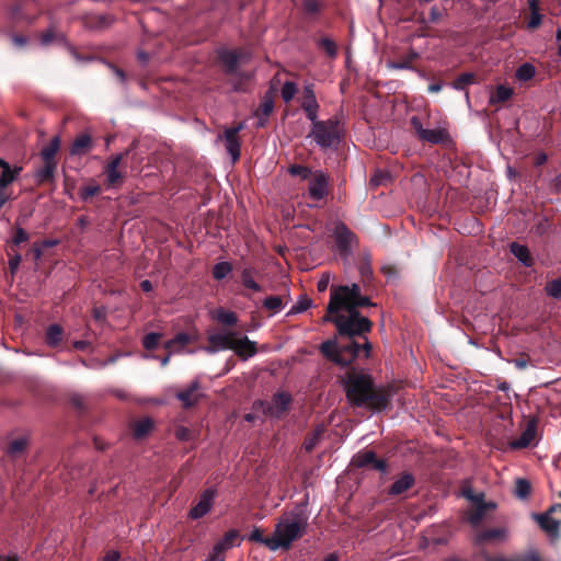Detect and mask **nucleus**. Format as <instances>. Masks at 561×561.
<instances>
[{
	"instance_id": "obj_27",
	"label": "nucleus",
	"mask_w": 561,
	"mask_h": 561,
	"mask_svg": "<svg viewBox=\"0 0 561 561\" xmlns=\"http://www.w3.org/2000/svg\"><path fill=\"white\" fill-rule=\"evenodd\" d=\"M534 518L539 524L540 528L550 536L559 535L560 522L549 514H534Z\"/></svg>"
},
{
	"instance_id": "obj_57",
	"label": "nucleus",
	"mask_w": 561,
	"mask_h": 561,
	"mask_svg": "<svg viewBox=\"0 0 561 561\" xmlns=\"http://www.w3.org/2000/svg\"><path fill=\"white\" fill-rule=\"evenodd\" d=\"M107 186L114 187L123 178L118 169H104Z\"/></svg>"
},
{
	"instance_id": "obj_49",
	"label": "nucleus",
	"mask_w": 561,
	"mask_h": 561,
	"mask_svg": "<svg viewBox=\"0 0 561 561\" xmlns=\"http://www.w3.org/2000/svg\"><path fill=\"white\" fill-rule=\"evenodd\" d=\"M445 13L437 8L436 5L432 7L430 10L428 19L426 20L424 16L420 18V23L424 26V28H428L427 23H438Z\"/></svg>"
},
{
	"instance_id": "obj_12",
	"label": "nucleus",
	"mask_w": 561,
	"mask_h": 561,
	"mask_svg": "<svg viewBox=\"0 0 561 561\" xmlns=\"http://www.w3.org/2000/svg\"><path fill=\"white\" fill-rule=\"evenodd\" d=\"M298 101L309 121L318 118L320 105L317 101L313 83L307 82L304 84V89Z\"/></svg>"
},
{
	"instance_id": "obj_33",
	"label": "nucleus",
	"mask_w": 561,
	"mask_h": 561,
	"mask_svg": "<svg viewBox=\"0 0 561 561\" xmlns=\"http://www.w3.org/2000/svg\"><path fill=\"white\" fill-rule=\"evenodd\" d=\"M323 2L320 0H302V11L307 19L316 20L323 10Z\"/></svg>"
},
{
	"instance_id": "obj_20",
	"label": "nucleus",
	"mask_w": 561,
	"mask_h": 561,
	"mask_svg": "<svg viewBox=\"0 0 561 561\" xmlns=\"http://www.w3.org/2000/svg\"><path fill=\"white\" fill-rule=\"evenodd\" d=\"M537 436V420L531 419L527 422V425L520 436L510 443L512 449H524L534 444Z\"/></svg>"
},
{
	"instance_id": "obj_22",
	"label": "nucleus",
	"mask_w": 561,
	"mask_h": 561,
	"mask_svg": "<svg viewBox=\"0 0 561 561\" xmlns=\"http://www.w3.org/2000/svg\"><path fill=\"white\" fill-rule=\"evenodd\" d=\"M199 388V381L194 380L188 388L176 393V398L182 402L183 408L191 409L198 403L202 397V394L198 393Z\"/></svg>"
},
{
	"instance_id": "obj_62",
	"label": "nucleus",
	"mask_w": 561,
	"mask_h": 561,
	"mask_svg": "<svg viewBox=\"0 0 561 561\" xmlns=\"http://www.w3.org/2000/svg\"><path fill=\"white\" fill-rule=\"evenodd\" d=\"M312 305V300L307 296H301L298 302L293 307V313H299L308 310Z\"/></svg>"
},
{
	"instance_id": "obj_25",
	"label": "nucleus",
	"mask_w": 561,
	"mask_h": 561,
	"mask_svg": "<svg viewBox=\"0 0 561 561\" xmlns=\"http://www.w3.org/2000/svg\"><path fill=\"white\" fill-rule=\"evenodd\" d=\"M257 274V271L252 265H247L241 270L240 279L242 285L254 293H261L263 287L255 282L254 277Z\"/></svg>"
},
{
	"instance_id": "obj_3",
	"label": "nucleus",
	"mask_w": 561,
	"mask_h": 561,
	"mask_svg": "<svg viewBox=\"0 0 561 561\" xmlns=\"http://www.w3.org/2000/svg\"><path fill=\"white\" fill-rule=\"evenodd\" d=\"M307 526L308 517L304 513H297L293 520L278 523L273 537L275 541H273L272 550L289 549L295 540L302 537Z\"/></svg>"
},
{
	"instance_id": "obj_24",
	"label": "nucleus",
	"mask_w": 561,
	"mask_h": 561,
	"mask_svg": "<svg viewBox=\"0 0 561 561\" xmlns=\"http://www.w3.org/2000/svg\"><path fill=\"white\" fill-rule=\"evenodd\" d=\"M273 110H274V100L268 93H266L263 96L260 106L256 108V111L254 113V115L259 119L257 124H256L257 127H264L266 125L267 117L272 114Z\"/></svg>"
},
{
	"instance_id": "obj_23",
	"label": "nucleus",
	"mask_w": 561,
	"mask_h": 561,
	"mask_svg": "<svg viewBox=\"0 0 561 561\" xmlns=\"http://www.w3.org/2000/svg\"><path fill=\"white\" fill-rule=\"evenodd\" d=\"M93 147L92 138L89 134L82 133L78 135L71 147H70V154L71 156H84L87 154Z\"/></svg>"
},
{
	"instance_id": "obj_54",
	"label": "nucleus",
	"mask_w": 561,
	"mask_h": 561,
	"mask_svg": "<svg viewBox=\"0 0 561 561\" xmlns=\"http://www.w3.org/2000/svg\"><path fill=\"white\" fill-rule=\"evenodd\" d=\"M322 435V430L318 428L311 434H309L304 442V448L307 453L312 451L318 445L320 437Z\"/></svg>"
},
{
	"instance_id": "obj_19",
	"label": "nucleus",
	"mask_w": 561,
	"mask_h": 561,
	"mask_svg": "<svg viewBox=\"0 0 561 561\" xmlns=\"http://www.w3.org/2000/svg\"><path fill=\"white\" fill-rule=\"evenodd\" d=\"M414 485V474L408 471H403L396 478L393 483L389 486L387 493L389 496H400L411 490Z\"/></svg>"
},
{
	"instance_id": "obj_38",
	"label": "nucleus",
	"mask_w": 561,
	"mask_h": 561,
	"mask_svg": "<svg viewBox=\"0 0 561 561\" xmlns=\"http://www.w3.org/2000/svg\"><path fill=\"white\" fill-rule=\"evenodd\" d=\"M317 45L320 49L324 50L330 58H335L337 55L336 43L328 36H322L317 41Z\"/></svg>"
},
{
	"instance_id": "obj_41",
	"label": "nucleus",
	"mask_w": 561,
	"mask_h": 561,
	"mask_svg": "<svg viewBox=\"0 0 561 561\" xmlns=\"http://www.w3.org/2000/svg\"><path fill=\"white\" fill-rule=\"evenodd\" d=\"M191 342V336L187 333H178L173 339L164 343L167 350L182 348Z\"/></svg>"
},
{
	"instance_id": "obj_9",
	"label": "nucleus",
	"mask_w": 561,
	"mask_h": 561,
	"mask_svg": "<svg viewBox=\"0 0 561 561\" xmlns=\"http://www.w3.org/2000/svg\"><path fill=\"white\" fill-rule=\"evenodd\" d=\"M242 537L237 529L228 530L224 537L217 541L206 561H225V553L233 547L240 546Z\"/></svg>"
},
{
	"instance_id": "obj_14",
	"label": "nucleus",
	"mask_w": 561,
	"mask_h": 561,
	"mask_svg": "<svg viewBox=\"0 0 561 561\" xmlns=\"http://www.w3.org/2000/svg\"><path fill=\"white\" fill-rule=\"evenodd\" d=\"M330 176L321 170H317L310 176L308 192L312 199L321 201L330 192Z\"/></svg>"
},
{
	"instance_id": "obj_18",
	"label": "nucleus",
	"mask_w": 561,
	"mask_h": 561,
	"mask_svg": "<svg viewBox=\"0 0 561 561\" xmlns=\"http://www.w3.org/2000/svg\"><path fill=\"white\" fill-rule=\"evenodd\" d=\"M243 129V124L240 123L234 127L227 128L224 133L225 146L228 153L231 156L232 161L236 162L241 156V144L238 134Z\"/></svg>"
},
{
	"instance_id": "obj_17",
	"label": "nucleus",
	"mask_w": 561,
	"mask_h": 561,
	"mask_svg": "<svg viewBox=\"0 0 561 561\" xmlns=\"http://www.w3.org/2000/svg\"><path fill=\"white\" fill-rule=\"evenodd\" d=\"M335 242L337 250L341 255H347L351 252V245L356 240V236L351 229L344 224L339 222L335 226Z\"/></svg>"
},
{
	"instance_id": "obj_15",
	"label": "nucleus",
	"mask_w": 561,
	"mask_h": 561,
	"mask_svg": "<svg viewBox=\"0 0 561 561\" xmlns=\"http://www.w3.org/2000/svg\"><path fill=\"white\" fill-rule=\"evenodd\" d=\"M216 496L217 490L215 488L204 490L199 495L198 502L190 510L188 518L196 520L207 515L214 506Z\"/></svg>"
},
{
	"instance_id": "obj_37",
	"label": "nucleus",
	"mask_w": 561,
	"mask_h": 561,
	"mask_svg": "<svg viewBox=\"0 0 561 561\" xmlns=\"http://www.w3.org/2000/svg\"><path fill=\"white\" fill-rule=\"evenodd\" d=\"M531 493V484L527 479L518 478L515 481L514 494L520 500L527 499Z\"/></svg>"
},
{
	"instance_id": "obj_7",
	"label": "nucleus",
	"mask_w": 561,
	"mask_h": 561,
	"mask_svg": "<svg viewBox=\"0 0 561 561\" xmlns=\"http://www.w3.org/2000/svg\"><path fill=\"white\" fill-rule=\"evenodd\" d=\"M312 123V129L310 136L321 148H330L337 144L341 139L339 130V121L334 117L327 121H310Z\"/></svg>"
},
{
	"instance_id": "obj_36",
	"label": "nucleus",
	"mask_w": 561,
	"mask_h": 561,
	"mask_svg": "<svg viewBox=\"0 0 561 561\" xmlns=\"http://www.w3.org/2000/svg\"><path fill=\"white\" fill-rule=\"evenodd\" d=\"M30 240V233L21 227H15L13 237L8 243V249L10 251H16L15 248L21 243L27 242Z\"/></svg>"
},
{
	"instance_id": "obj_56",
	"label": "nucleus",
	"mask_w": 561,
	"mask_h": 561,
	"mask_svg": "<svg viewBox=\"0 0 561 561\" xmlns=\"http://www.w3.org/2000/svg\"><path fill=\"white\" fill-rule=\"evenodd\" d=\"M546 291L549 296L560 299L561 298V277L548 282L546 285Z\"/></svg>"
},
{
	"instance_id": "obj_10",
	"label": "nucleus",
	"mask_w": 561,
	"mask_h": 561,
	"mask_svg": "<svg viewBox=\"0 0 561 561\" xmlns=\"http://www.w3.org/2000/svg\"><path fill=\"white\" fill-rule=\"evenodd\" d=\"M11 14L15 21L31 24L41 14V5L37 0H14Z\"/></svg>"
},
{
	"instance_id": "obj_48",
	"label": "nucleus",
	"mask_w": 561,
	"mask_h": 561,
	"mask_svg": "<svg viewBox=\"0 0 561 561\" xmlns=\"http://www.w3.org/2000/svg\"><path fill=\"white\" fill-rule=\"evenodd\" d=\"M102 187L99 184L87 185L80 188L79 196L84 203L89 202L93 196L99 195Z\"/></svg>"
},
{
	"instance_id": "obj_29",
	"label": "nucleus",
	"mask_w": 561,
	"mask_h": 561,
	"mask_svg": "<svg viewBox=\"0 0 561 561\" xmlns=\"http://www.w3.org/2000/svg\"><path fill=\"white\" fill-rule=\"evenodd\" d=\"M64 340V329L58 323L49 324L45 331V343L49 347H58Z\"/></svg>"
},
{
	"instance_id": "obj_5",
	"label": "nucleus",
	"mask_w": 561,
	"mask_h": 561,
	"mask_svg": "<svg viewBox=\"0 0 561 561\" xmlns=\"http://www.w3.org/2000/svg\"><path fill=\"white\" fill-rule=\"evenodd\" d=\"M60 137L55 136L48 145L42 148L39 156L43 161V165L36 171V181L38 184L50 183L55 180V173L58 165L56 156L60 149Z\"/></svg>"
},
{
	"instance_id": "obj_31",
	"label": "nucleus",
	"mask_w": 561,
	"mask_h": 561,
	"mask_svg": "<svg viewBox=\"0 0 561 561\" xmlns=\"http://www.w3.org/2000/svg\"><path fill=\"white\" fill-rule=\"evenodd\" d=\"M39 42L42 46L64 44L66 42V37L55 25H51L41 34Z\"/></svg>"
},
{
	"instance_id": "obj_58",
	"label": "nucleus",
	"mask_w": 561,
	"mask_h": 561,
	"mask_svg": "<svg viewBox=\"0 0 561 561\" xmlns=\"http://www.w3.org/2000/svg\"><path fill=\"white\" fill-rule=\"evenodd\" d=\"M85 25L89 27L102 28L107 25V16L93 15L85 19Z\"/></svg>"
},
{
	"instance_id": "obj_4",
	"label": "nucleus",
	"mask_w": 561,
	"mask_h": 561,
	"mask_svg": "<svg viewBox=\"0 0 561 561\" xmlns=\"http://www.w3.org/2000/svg\"><path fill=\"white\" fill-rule=\"evenodd\" d=\"M241 57L242 53L237 50L226 48L218 50V60L225 75L230 77L234 91H244V85L251 78L250 73L239 70Z\"/></svg>"
},
{
	"instance_id": "obj_53",
	"label": "nucleus",
	"mask_w": 561,
	"mask_h": 561,
	"mask_svg": "<svg viewBox=\"0 0 561 561\" xmlns=\"http://www.w3.org/2000/svg\"><path fill=\"white\" fill-rule=\"evenodd\" d=\"M297 93V85L293 81H286L282 87V99L285 103H289Z\"/></svg>"
},
{
	"instance_id": "obj_39",
	"label": "nucleus",
	"mask_w": 561,
	"mask_h": 561,
	"mask_svg": "<svg viewBox=\"0 0 561 561\" xmlns=\"http://www.w3.org/2000/svg\"><path fill=\"white\" fill-rule=\"evenodd\" d=\"M27 444L28 442L25 437L13 439L7 448V453L12 457H18L26 450Z\"/></svg>"
},
{
	"instance_id": "obj_63",
	"label": "nucleus",
	"mask_w": 561,
	"mask_h": 561,
	"mask_svg": "<svg viewBox=\"0 0 561 561\" xmlns=\"http://www.w3.org/2000/svg\"><path fill=\"white\" fill-rule=\"evenodd\" d=\"M174 435L181 442H188L193 438L192 431L185 426H178L175 428Z\"/></svg>"
},
{
	"instance_id": "obj_46",
	"label": "nucleus",
	"mask_w": 561,
	"mask_h": 561,
	"mask_svg": "<svg viewBox=\"0 0 561 561\" xmlns=\"http://www.w3.org/2000/svg\"><path fill=\"white\" fill-rule=\"evenodd\" d=\"M216 319L226 327H233L238 322V317L233 311H227L221 308L217 311Z\"/></svg>"
},
{
	"instance_id": "obj_43",
	"label": "nucleus",
	"mask_w": 561,
	"mask_h": 561,
	"mask_svg": "<svg viewBox=\"0 0 561 561\" xmlns=\"http://www.w3.org/2000/svg\"><path fill=\"white\" fill-rule=\"evenodd\" d=\"M419 58V54L414 50H411L408 55L401 57L399 60H396L391 64V67L394 69H413L412 62Z\"/></svg>"
},
{
	"instance_id": "obj_47",
	"label": "nucleus",
	"mask_w": 561,
	"mask_h": 561,
	"mask_svg": "<svg viewBox=\"0 0 561 561\" xmlns=\"http://www.w3.org/2000/svg\"><path fill=\"white\" fill-rule=\"evenodd\" d=\"M21 170L22 168L12 170L11 167L2 170L0 175V188H7L15 180Z\"/></svg>"
},
{
	"instance_id": "obj_51",
	"label": "nucleus",
	"mask_w": 561,
	"mask_h": 561,
	"mask_svg": "<svg viewBox=\"0 0 561 561\" xmlns=\"http://www.w3.org/2000/svg\"><path fill=\"white\" fill-rule=\"evenodd\" d=\"M263 307L276 313L284 307L283 299L280 296H270L263 300Z\"/></svg>"
},
{
	"instance_id": "obj_34",
	"label": "nucleus",
	"mask_w": 561,
	"mask_h": 561,
	"mask_svg": "<svg viewBox=\"0 0 561 561\" xmlns=\"http://www.w3.org/2000/svg\"><path fill=\"white\" fill-rule=\"evenodd\" d=\"M514 91L512 88L500 84L496 87L495 91L490 96V104H500L508 101Z\"/></svg>"
},
{
	"instance_id": "obj_35",
	"label": "nucleus",
	"mask_w": 561,
	"mask_h": 561,
	"mask_svg": "<svg viewBox=\"0 0 561 561\" xmlns=\"http://www.w3.org/2000/svg\"><path fill=\"white\" fill-rule=\"evenodd\" d=\"M530 19L528 21V27L536 30L542 22V15L540 14L539 0H529Z\"/></svg>"
},
{
	"instance_id": "obj_6",
	"label": "nucleus",
	"mask_w": 561,
	"mask_h": 561,
	"mask_svg": "<svg viewBox=\"0 0 561 561\" xmlns=\"http://www.w3.org/2000/svg\"><path fill=\"white\" fill-rule=\"evenodd\" d=\"M293 398L285 391H277L273 394L271 401L256 400L253 402L252 410L261 412L264 416L280 420L290 410Z\"/></svg>"
},
{
	"instance_id": "obj_32",
	"label": "nucleus",
	"mask_w": 561,
	"mask_h": 561,
	"mask_svg": "<svg viewBox=\"0 0 561 561\" xmlns=\"http://www.w3.org/2000/svg\"><path fill=\"white\" fill-rule=\"evenodd\" d=\"M153 420L151 417H142L133 424V436L136 439L146 437L153 428Z\"/></svg>"
},
{
	"instance_id": "obj_42",
	"label": "nucleus",
	"mask_w": 561,
	"mask_h": 561,
	"mask_svg": "<svg viewBox=\"0 0 561 561\" xmlns=\"http://www.w3.org/2000/svg\"><path fill=\"white\" fill-rule=\"evenodd\" d=\"M249 541L259 542L265 545L270 550H272L273 541L275 539L273 537H264L263 531L259 527H254L251 534L248 536Z\"/></svg>"
},
{
	"instance_id": "obj_8",
	"label": "nucleus",
	"mask_w": 561,
	"mask_h": 561,
	"mask_svg": "<svg viewBox=\"0 0 561 561\" xmlns=\"http://www.w3.org/2000/svg\"><path fill=\"white\" fill-rule=\"evenodd\" d=\"M360 295V287L357 284L332 286L328 311L334 313L335 311L345 310L347 305L354 302Z\"/></svg>"
},
{
	"instance_id": "obj_13",
	"label": "nucleus",
	"mask_w": 561,
	"mask_h": 561,
	"mask_svg": "<svg viewBox=\"0 0 561 561\" xmlns=\"http://www.w3.org/2000/svg\"><path fill=\"white\" fill-rule=\"evenodd\" d=\"M410 124L421 141L437 145L444 142L448 137V134L444 129L424 128L421 119L417 116H413L410 121Z\"/></svg>"
},
{
	"instance_id": "obj_11",
	"label": "nucleus",
	"mask_w": 561,
	"mask_h": 561,
	"mask_svg": "<svg viewBox=\"0 0 561 561\" xmlns=\"http://www.w3.org/2000/svg\"><path fill=\"white\" fill-rule=\"evenodd\" d=\"M351 465L356 468H370L382 473L388 470V463L383 459H379L374 450H360L353 456Z\"/></svg>"
},
{
	"instance_id": "obj_55",
	"label": "nucleus",
	"mask_w": 561,
	"mask_h": 561,
	"mask_svg": "<svg viewBox=\"0 0 561 561\" xmlns=\"http://www.w3.org/2000/svg\"><path fill=\"white\" fill-rule=\"evenodd\" d=\"M161 340V334L156 332H150L146 334L142 339V346L148 351H153L159 345Z\"/></svg>"
},
{
	"instance_id": "obj_30",
	"label": "nucleus",
	"mask_w": 561,
	"mask_h": 561,
	"mask_svg": "<svg viewBox=\"0 0 561 561\" xmlns=\"http://www.w3.org/2000/svg\"><path fill=\"white\" fill-rule=\"evenodd\" d=\"M510 251L525 266L531 267L534 265L535 261L526 245L512 242L510 244Z\"/></svg>"
},
{
	"instance_id": "obj_45",
	"label": "nucleus",
	"mask_w": 561,
	"mask_h": 561,
	"mask_svg": "<svg viewBox=\"0 0 561 561\" xmlns=\"http://www.w3.org/2000/svg\"><path fill=\"white\" fill-rule=\"evenodd\" d=\"M535 75L536 68L531 64L525 62L517 68L515 76L519 81H528L533 79Z\"/></svg>"
},
{
	"instance_id": "obj_26",
	"label": "nucleus",
	"mask_w": 561,
	"mask_h": 561,
	"mask_svg": "<svg viewBox=\"0 0 561 561\" xmlns=\"http://www.w3.org/2000/svg\"><path fill=\"white\" fill-rule=\"evenodd\" d=\"M496 504L494 502H488V504H480L473 506L468 516V522L472 527L479 526L485 518L489 511L495 510Z\"/></svg>"
},
{
	"instance_id": "obj_60",
	"label": "nucleus",
	"mask_w": 561,
	"mask_h": 561,
	"mask_svg": "<svg viewBox=\"0 0 561 561\" xmlns=\"http://www.w3.org/2000/svg\"><path fill=\"white\" fill-rule=\"evenodd\" d=\"M371 306H375V304H373L368 297L360 295L354 302H352L351 305H347V308L345 310L359 311L358 309L362 307H371Z\"/></svg>"
},
{
	"instance_id": "obj_52",
	"label": "nucleus",
	"mask_w": 561,
	"mask_h": 561,
	"mask_svg": "<svg viewBox=\"0 0 561 561\" xmlns=\"http://www.w3.org/2000/svg\"><path fill=\"white\" fill-rule=\"evenodd\" d=\"M539 560H540V556L535 550H531V551L527 552L526 554L517 556L514 559H506V558H502V557L489 559V561H539Z\"/></svg>"
},
{
	"instance_id": "obj_61",
	"label": "nucleus",
	"mask_w": 561,
	"mask_h": 561,
	"mask_svg": "<svg viewBox=\"0 0 561 561\" xmlns=\"http://www.w3.org/2000/svg\"><path fill=\"white\" fill-rule=\"evenodd\" d=\"M462 493H463V496L473 504V506L480 505V504H488V502L484 501L483 493L474 494L470 489L463 490Z\"/></svg>"
},
{
	"instance_id": "obj_59",
	"label": "nucleus",
	"mask_w": 561,
	"mask_h": 561,
	"mask_svg": "<svg viewBox=\"0 0 561 561\" xmlns=\"http://www.w3.org/2000/svg\"><path fill=\"white\" fill-rule=\"evenodd\" d=\"M8 255L10 256L9 259V268H10V272L11 274H15V272L18 271L21 262H22V255L18 252V251H10L8 249Z\"/></svg>"
},
{
	"instance_id": "obj_44",
	"label": "nucleus",
	"mask_w": 561,
	"mask_h": 561,
	"mask_svg": "<svg viewBox=\"0 0 561 561\" xmlns=\"http://www.w3.org/2000/svg\"><path fill=\"white\" fill-rule=\"evenodd\" d=\"M233 266L230 262H219L214 265L211 274L216 280H221L227 277L229 273H231Z\"/></svg>"
},
{
	"instance_id": "obj_2",
	"label": "nucleus",
	"mask_w": 561,
	"mask_h": 561,
	"mask_svg": "<svg viewBox=\"0 0 561 561\" xmlns=\"http://www.w3.org/2000/svg\"><path fill=\"white\" fill-rule=\"evenodd\" d=\"M345 396L351 405L383 411L390 407L393 397L391 387H376L370 375L351 369L343 380Z\"/></svg>"
},
{
	"instance_id": "obj_64",
	"label": "nucleus",
	"mask_w": 561,
	"mask_h": 561,
	"mask_svg": "<svg viewBox=\"0 0 561 561\" xmlns=\"http://www.w3.org/2000/svg\"><path fill=\"white\" fill-rule=\"evenodd\" d=\"M71 405L80 412L85 410V398L81 394L75 393L70 397Z\"/></svg>"
},
{
	"instance_id": "obj_50",
	"label": "nucleus",
	"mask_w": 561,
	"mask_h": 561,
	"mask_svg": "<svg viewBox=\"0 0 561 561\" xmlns=\"http://www.w3.org/2000/svg\"><path fill=\"white\" fill-rule=\"evenodd\" d=\"M288 172L293 176H299L301 180H308L312 175V171L309 167L302 164H291L288 168Z\"/></svg>"
},
{
	"instance_id": "obj_21",
	"label": "nucleus",
	"mask_w": 561,
	"mask_h": 561,
	"mask_svg": "<svg viewBox=\"0 0 561 561\" xmlns=\"http://www.w3.org/2000/svg\"><path fill=\"white\" fill-rule=\"evenodd\" d=\"M231 350L241 359H248L254 356L257 352L256 343L249 340L247 335L241 336L239 332L238 335H234Z\"/></svg>"
},
{
	"instance_id": "obj_16",
	"label": "nucleus",
	"mask_w": 561,
	"mask_h": 561,
	"mask_svg": "<svg viewBox=\"0 0 561 561\" xmlns=\"http://www.w3.org/2000/svg\"><path fill=\"white\" fill-rule=\"evenodd\" d=\"M234 335H238V331H222L209 334L207 337L209 344L205 347V351L214 354L220 350H231Z\"/></svg>"
},
{
	"instance_id": "obj_1",
	"label": "nucleus",
	"mask_w": 561,
	"mask_h": 561,
	"mask_svg": "<svg viewBox=\"0 0 561 561\" xmlns=\"http://www.w3.org/2000/svg\"><path fill=\"white\" fill-rule=\"evenodd\" d=\"M331 313L327 310L323 322H331L335 325L339 336L329 339L321 343L319 351L321 355L333 364L346 368L357 358H368L371 352V344L366 334L373 329V322L360 314L359 311L344 310Z\"/></svg>"
},
{
	"instance_id": "obj_40",
	"label": "nucleus",
	"mask_w": 561,
	"mask_h": 561,
	"mask_svg": "<svg viewBox=\"0 0 561 561\" xmlns=\"http://www.w3.org/2000/svg\"><path fill=\"white\" fill-rule=\"evenodd\" d=\"M477 77L473 72H463L459 75L453 82V88L456 90H466L469 84L474 83Z\"/></svg>"
},
{
	"instance_id": "obj_28",
	"label": "nucleus",
	"mask_w": 561,
	"mask_h": 561,
	"mask_svg": "<svg viewBox=\"0 0 561 561\" xmlns=\"http://www.w3.org/2000/svg\"><path fill=\"white\" fill-rule=\"evenodd\" d=\"M506 538L505 528H490L482 530L477 536V543L482 545L486 542L503 541Z\"/></svg>"
}]
</instances>
